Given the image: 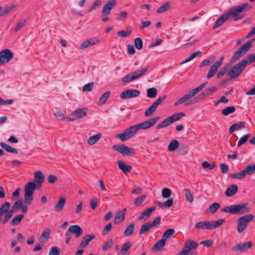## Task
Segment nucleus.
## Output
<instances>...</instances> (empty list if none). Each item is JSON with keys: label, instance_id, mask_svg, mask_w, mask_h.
<instances>
[{"label": "nucleus", "instance_id": "5", "mask_svg": "<svg viewBox=\"0 0 255 255\" xmlns=\"http://www.w3.org/2000/svg\"><path fill=\"white\" fill-rule=\"evenodd\" d=\"M225 222V219H220L216 221H201L195 224L197 229L211 230L219 227Z\"/></svg>", "mask_w": 255, "mask_h": 255}, {"label": "nucleus", "instance_id": "42", "mask_svg": "<svg viewBox=\"0 0 255 255\" xmlns=\"http://www.w3.org/2000/svg\"><path fill=\"white\" fill-rule=\"evenodd\" d=\"M24 218V215L19 214L15 216L11 221V224L13 226H16L20 224L22 219Z\"/></svg>", "mask_w": 255, "mask_h": 255}, {"label": "nucleus", "instance_id": "35", "mask_svg": "<svg viewBox=\"0 0 255 255\" xmlns=\"http://www.w3.org/2000/svg\"><path fill=\"white\" fill-rule=\"evenodd\" d=\"M0 146L8 152L13 154H17L18 153L17 150L16 148L11 147L4 142H1L0 143Z\"/></svg>", "mask_w": 255, "mask_h": 255}, {"label": "nucleus", "instance_id": "22", "mask_svg": "<svg viewBox=\"0 0 255 255\" xmlns=\"http://www.w3.org/2000/svg\"><path fill=\"white\" fill-rule=\"evenodd\" d=\"M96 238L95 234L87 235L84 236L79 245V248H85L87 247L90 242Z\"/></svg>", "mask_w": 255, "mask_h": 255}, {"label": "nucleus", "instance_id": "28", "mask_svg": "<svg viewBox=\"0 0 255 255\" xmlns=\"http://www.w3.org/2000/svg\"><path fill=\"white\" fill-rule=\"evenodd\" d=\"M154 207H150L144 211L138 217V220H146L151 215V213L154 211Z\"/></svg>", "mask_w": 255, "mask_h": 255}, {"label": "nucleus", "instance_id": "3", "mask_svg": "<svg viewBox=\"0 0 255 255\" xmlns=\"http://www.w3.org/2000/svg\"><path fill=\"white\" fill-rule=\"evenodd\" d=\"M247 66V61L242 60L235 64L230 70L227 72V76L230 79H233L238 78Z\"/></svg>", "mask_w": 255, "mask_h": 255}, {"label": "nucleus", "instance_id": "43", "mask_svg": "<svg viewBox=\"0 0 255 255\" xmlns=\"http://www.w3.org/2000/svg\"><path fill=\"white\" fill-rule=\"evenodd\" d=\"M183 192L186 200L190 203H192L194 200V198L189 189H185L183 190Z\"/></svg>", "mask_w": 255, "mask_h": 255}, {"label": "nucleus", "instance_id": "39", "mask_svg": "<svg viewBox=\"0 0 255 255\" xmlns=\"http://www.w3.org/2000/svg\"><path fill=\"white\" fill-rule=\"evenodd\" d=\"M245 125L244 122H240L239 124H233L229 128V132L233 133L235 130L245 128Z\"/></svg>", "mask_w": 255, "mask_h": 255}, {"label": "nucleus", "instance_id": "14", "mask_svg": "<svg viewBox=\"0 0 255 255\" xmlns=\"http://www.w3.org/2000/svg\"><path fill=\"white\" fill-rule=\"evenodd\" d=\"M13 53L8 49H5L0 52V65L7 63L13 57Z\"/></svg>", "mask_w": 255, "mask_h": 255}, {"label": "nucleus", "instance_id": "34", "mask_svg": "<svg viewBox=\"0 0 255 255\" xmlns=\"http://www.w3.org/2000/svg\"><path fill=\"white\" fill-rule=\"evenodd\" d=\"M99 42V40L87 39L84 41L80 46V49H84L90 46L94 45Z\"/></svg>", "mask_w": 255, "mask_h": 255}, {"label": "nucleus", "instance_id": "8", "mask_svg": "<svg viewBox=\"0 0 255 255\" xmlns=\"http://www.w3.org/2000/svg\"><path fill=\"white\" fill-rule=\"evenodd\" d=\"M147 71L148 70L146 68L138 69L124 77L122 79V81L124 83H129L143 76Z\"/></svg>", "mask_w": 255, "mask_h": 255}, {"label": "nucleus", "instance_id": "26", "mask_svg": "<svg viewBox=\"0 0 255 255\" xmlns=\"http://www.w3.org/2000/svg\"><path fill=\"white\" fill-rule=\"evenodd\" d=\"M118 164L119 166V168L125 173L127 174L129 173L132 168V167L130 165H128L126 164L125 162L123 160H118Z\"/></svg>", "mask_w": 255, "mask_h": 255}, {"label": "nucleus", "instance_id": "11", "mask_svg": "<svg viewBox=\"0 0 255 255\" xmlns=\"http://www.w3.org/2000/svg\"><path fill=\"white\" fill-rule=\"evenodd\" d=\"M161 218L160 216L156 217L152 222H148L143 224L139 230V235H142L148 233L150 229L156 227L160 224Z\"/></svg>", "mask_w": 255, "mask_h": 255}, {"label": "nucleus", "instance_id": "24", "mask_svg": "<svg viewBox=\"0 0 255 255\" xmlns=\"http://www.w3.org/2000/svg\"><path fill=\"white\" fill-rule=\"evenodd\" d=\"M217 90V88L215 87H211L207 88L202 94H200L199 96L200 100L204 99L208 97L210 95H212Z\"/></svg>", "mask_w": 255, "mask_h": 255}, {"label": "nucleus", "instance_id": "25", "mask_svg": "<svg viewBox=\"0 0 255 255\" xmlns=\"http://www.w3.org/2000/svg\"><path fill=\"white\" fill-rule=\"evenodd\" d=\"M88 109L87 108H83L82 109H78L73 112L71 116L74 117L76 119L82 118L87 114Z\"/></svg>", "mask_w": 255, "mask_h": 255}, {"label": "nucleus", "instance_id": "19", "mask_svg": "<svg viewBox=\"0 0 255 255\" xmlns=\"http://www.w3.org/2000/svg\"><path fill=\"white\" fill-rule=\"evenodd\" d=\"M83 234V230L79 225L71 226L66 233V236H69L71 234H74L76 238H78L81 236Z\"/></svg>", "mask_w": 255, "mask_h": 255}, {"label": "nucleus", "instance_id": "56", "mask_svg": "<svg viewBox=\"0 0 255 255\" xmlns=\"http://www.w3.org/2000/svg\"><path fill=\"white\" fill-rule=\"evenodd\" d=\"M250 136V134H247L244 135L243 137H242L240 139V140L238 141V146L240 147L243 144L245 143L246 142V141L248 140Z\"/></svg>", "mask_w": 255, "mask_h": 255}, {"label": "nucleus", "instance_id": "13", "mask_svg": "<svg viewBox=\"0 0 255 255\" xmlns=\"http://www.w3.org/2000/svg\"><path fill=\"white\" fill-rule=\"evenodd\" d=\"M166 95H163L159 97L155 100L152 104L147 109L144 113V115L146 117L150 116L157 109V107L162 103V102L166 98Z\"/></svg>", "mask_w": 255, "mask_h": 255}, {"label": "nucleus", "instance_id": "55", "mask_svg": "<svg viewBox=\"0 0 255 255\" xmlns=\"http://www.w3.org/2000/svg\"><path fill=\"white\" fill-rule=\"evenodd\" d=\"M60 254V249L57 246H53L50 248L48 255H59Z\"/></svg>", "mask_w": 255, "mask_h": 255}, {"label": "nucleus", "instance_id": "50", "mask_svg": "<svg viewBox=\"0 0 255 255\" xmlns=\"http://www.w3.org/2000/svg\"><path fill=\"white\" fill-rule=\"evenodd\" d=\"M51 233L50 229L49 228H47L44 230L43 233L40 236V240H46V241L48 240V238H49V236Z\"/></svg>", "mask_w": 255, "mask_h": 255}, {"label": "nucleus", "instance_id": "20", "mask_svg": "<svg viewBox=\"0 0 255 255\" xmlns=\"http://www.w3.org/2000/svg\"><path fill=\"white\" fill-rule=\"evenodd\" d=\"M175 122V114H173L171 116L168 117L167 118L164 120L162 122L158 124L156 128L159 129L161 128H165L172 123Z\"/></svg>", "mask_w": 255, "mask_h": 255}, {"label": "nucleus", "instance_id": "16", "mask_svg": "<svg viewBox=\"0 0 255 255\" xmlns=\"http://www.w3.org/2000/svg\"><path fill=\"white\" fill-rule=\"evenodd\" d=\"M140 94V92L139 90L128 89L121 93L120 98L123 100H127L137 97L139 96Z\"/></svg>", "mask_w": 255, "mask_h": 255}, {"label": "nucleus", "instance_id": "48", "mask_svg": "<svg viewBox=\"0 0 255 255\" xmlns=\"http://www.w3.org/2000/svg\"><path fill=\"white\" fill-rule=\"evenodd\" d=\"M236 110L235 107L230 106L225 108L222 112L224 116H227L230 114L233 113Z\"/></svg>", "mask_w": 255, "mask_h": 255}, {"label": "nucleus", "instance_id": "38", "mask_svg": "<svg viewBox=\"0 0 255 255\" xmlns=\"http://www.w3.org/2000/svg\"><path fill=\"white\" fill-rule=\"evenodd\" d=\"M65 204V199L64 197H61L55 206V210L56 212H60L63 210Z\"/></svg>", "mask_w": 255, "mask_h": 255}, {"label": "nucleus", "instance_id": "15", "mask_svg": "<svg viewBox=\"0 0 255 255\" xmlns=\"http://www.w3.org/2000/svg\"><path fill=\"white\" fill-rule=\"evenodd\" d=\"M224 57L221 56L218 60L214 62V63L210 67L208 73L207 75L208 79L213 77L217 73L218 69L222 65Z\"/></svg>", "mask_w": 255, "mask_h": 255}, {"label": "nucleus", "instance_id": "7", "mask_svg": "<svg viewBox=\"0 0 255 255\" xmlns=\"http://www.w3.org/2000/svg\"><path fill=\"white\" fill-rule=\"evenodd\" d=\"M36 189V184L34 182H29L25 186L24 201L26 203L30 204L33 200V194Z\"/></svg>", "mask_w": 255, "mask_h": 255}, {"label": "nucleus", "instance_id": "62", "mask_svg": "<svg viewBox=\"0 0 255 255\" xmlns=\"http://www.w3.org/2000/svg\"><path fill=\"white\" fill-rule=\"evenodd\" d=\"M145 198L146 195H142L140 197L137 198L134 201L135 205L136 207L139 206L142 204V203L145 200Z\"/></svg>", "mask_w": 255, "mask_h": 255}, {"label": "nucleus", "instance_id": "30", "mask_svg": "<svg viewBox=\"0 0 255 255\" xmlns=\"http://www.w3.org/2000/svg\"><path fill=\"white\" fill-rule=\"evenodd\" d=\"M131 246V243L130 242H126L122 245V248L120 251L119 254L120 255H126L128 252Z\"/></svg>", "mask_w": 255, "mask_h": 255}, {"label": "nucleus", "instance_id": "31", "mask_svg": "<svg viewBox=\"0 0 255 255\" xmlns=\"http://www.w3.org/2000/svg\"><path fill=\"white\" fill-rule=\"evenodd\" d=\"M228 19L227 15L226 13L223 14L220 17H219L216 20L213 29H215L217 27H219L222 24Z\"/></svg>", "mask_w": 255, "mask_h": 255}, {"label": "nucleus", "instance_id": "17", "mask_svg": "<svg viewBox=\"0 0 255 255\" xmlns=\"http://www.w3.org/2000/svg\"><path fill=\"white\" fill-rule=\"evenodd\" d=\"M253 244L251 241L240 243L232 247L231 250L233 252H243L253 247Z\"/></svg>", "mask_w": 255, "mask_h": 255}, {"label": "nucleus", "instance_id": "9", "mask_svg": "<svg viewBox=\"0 0 255 255\" xmlns=\"http://www.w3.org/2000/svg\"><path fill=\"white\" fill-rule=\"evenodd\" d=\"M254 218L252 214H247L240 217L237 221V231L239 233H242L247 228L249 223Z\"/></svg>", "mask_w": 255, "mask_h": 255}, {"label": "nucleus", "instance_id": "23", "mask_svg": "<svg viewBox=\"0 0 255 255\" xmlns=\"http://www.w3.org/2000/svg\"><path fill=\"white\" fill-rule=\"evenodd\" d=\"M188 152V145L185 143L180 144L176 140V153L178 155H183Z\"/></svg>", "mask_w": 255, "mask_h": 255}, {"label": "nucleus", "instance_id": "63", "mask_svg": "<svg viewBox=\"0 0 255 255\" xmlns=\"http://www.w3.org/2000/svg\"><path fill=\"white\" fill-rule=\"evenodd\" d=\"M102 2L101 0H96L93 4L90 6L89 8V11H92L93 9H95L96 7H99L102 5Z\"/></svg>", "mask_w": 255, "mask_h": 255}, {"label": "nucleus", "instance_id": "53", "mask_svg": "<svg viewBox=\"0 0 255 255\" xmlns=\"http://www.w3.org/2000/svg\"><path fill=\"white\" fill-rule=\"evenodd\" d=\"M114 244V241L113 239H109L108 241H107L103 245L102 247V250L105 251L108 249H109L110 248L112 247Z\"/></svg>", "mask_w": 255, "mask_h": 255}, {"label": "nucleus", "instance_id": "33", "mask_svg": "<svg viewBox=\"0 0 255 255\" xmlns=\"http://www.w3.org/2000/svg\"><path fill=\"white\" fill-rule=\"evenodd\" d=\"M102 134L100 133L91 136L88 138L87 143L90 145H93L100 140Z\"/></svg>", "mask_w": 255, "mask_h": 255}, {"label": "nucleus", "instance_id": "60", "mask_svg": "<svg viewBox=\"0 0 255 255\" xmlns=\"http://www.w3.org/2000/svg\"><path fill=\"white\" fill-rule=\"evenodd\" d=\"M208 84V82L207 81L204 82L202 84L199 85L198 87H197L196 88L193 89L192 90L196 95L197 93H198L202 89H203L206 86H207Z\"/></svg>", "mask_w": 255, "mask_h": 255}, {"label": "nucleus", "instance_id": "37", "mask_svg": "<svg viewBox=\"0 0 255 255\" xmlns=\"http://www.w3.org/2000/svg\"><path fill=\"white\" fill-rule=\"evenodd\" d=\"M34 182H43L45 179L44 174L41 171H37L34 173Z\"/></svg>", "mask_w": 255, "mask_h": 255}, {"label": "nucleus", "instance_id": "49", "mask_svg": "<svg viewBox=\"0 0 255 255\" xmlns=\"http://www.w3.org/2000/svg\"><path fill=\"white\" fill-rule=\"evenodd\" d=\"M170 6V2H166L160 6L157 10V12L158 13H161L163 12L167 11L169 8Z\"/></svg>", "mask_w": 255, "mask_h": 255}, {"label": "nucleus", "instance_id": "58", "mask_svg": "<svg viewBox=\"0 0 255 255\" xmlns=\"http://www.w3.org/2000/svg\"><path fill=\"white\" fill-rule=\"evenodd\" d=\"M215 60L214 57H211L209 59H204L199 65V67H202L209 65L211 62H213Z\"/></svg>", "mask_w": 255, "mask_h": 255}, {"label": "nucleus", "instance_id": "27", "mask_svg": "<svg viewBox=\"0 0 255 255\" xmlns=\"http://www.w3.org/2000/svg\"><path fill=\"white\" fill-rule=\"evenodd\" d=\"M195 95L193 91L192 90L188 92L185 95L180 98L177 101H176V105L181 104L183 103L186 101L187 100L191 99L194 97Z\"/></svg>", "mask_w": 255, "mask_h": 255}, {"label": "nucleus", "instance_id": "4", "mask_svg": "<svg viewBox=\"0 0 255 255\" xmlns=\"http://www.w3.org/2000/svg\"><path fill=\"white\" fill-rule=\"evenodd\" d=\"M248 205V204H240L236 205L228 206L222 209V212L232 214H244L249 212L250 210Z\"/></svg>", "mask_w": 255, "mask_h": 255}, {"label": "nucleus", "instance_id": "44", "mask_svg": "<svg viewBox=\"0 0 255 255\" xmlns=\"http://www.w3.org/2000/svg\"><path fill=\"white\" fill-rule=\"evenodd\" d=\"M147 96L148 98H154L156 96L157 91L155 88H150L147 90Z\"/></svg>", "mask_w": 255, "mask_h": 255}, {"label": "nucleus", "instance_id": "10", "mask_svg": "<svg viewBox=\"0 0 255 255\" xmlns=\"http://www.w3.org/2000/svg\"><path fill=\"white\" fill-rule=\"evenodd\" d=\"M255 173V164L248 165L243 170L236 173L230 174V177L233 179L243 178L247 174L251 175Z\"/></svg>", "mask_w": 255, "mask_h": 255}, {"label": "nucleus", "instance_id": "32", "mask_svg": "<svg viewBox=\"0 0 255 255\" xmlns=\"http://www.w3.org/2000/svg\"><path fill=\"white\" fill-rule=\"evenodd\" d=\"M238 189V186L236 184H233L227 188L225 195L228 197L232 196L237 193Z\"/></svg>", "mask_w": 255, "mask_h": 255}, {"label": "nucleus", "instance_id": "46", "mask_svg": "<svg viewBox=\"0 0 255 255\" xmlns=\"http://www.w3.org/2000/svg\"><path fill=\"white\" fill-rule=\"evenodd\" d=\"M220 207V204L219 203H214L210 206L209 211L207 210V212H210L212 214L215 213Z\"/></svg>", "mask_w": 255, "mask_h": 255}, {"label": "nucleus", "instance_id": "61", "mask_svg": "<svg viewBox=\"0 0 255 255\" xmlns=\"http://www.w3.org/2000/svg\"><path fill=\"white\" fill-rule=\"evenodd\" d=\"M228 67L227 66H225L224 67L222 68L221 69H220L217 75V77L218 79H221L226 73H227L228 72Z\"/></svg>", "mask_w": 255, "mask_h": 255}, {"label": "nucleus", "instance_id": "1", "mask_svg": "<svg viewBox=\"0 0 255 255\" xmlns=\"http://www.w3.org/2000/svg\"><path fill=\"white\" fill-rule=\"evenodd\" d=\"M159 119V117H156L131 126L126 129L123 133L117 134L116 138L120 139L122 141H125L131 138L138 130L146 129L152 127Z\"/></svg>", "mask_w": 255, "mask_h": 255}, {"label": "nucleus", "instance_id": "47", "mask_svg": "<svg viewBox=\"0 0 255 255\" xmlns=\"http://www.w3.org/2000/svg\"><path fill=\"white\" fill-rule=\"evenodd\" d=\"M111 95V92L110 91H108L105 92L100 97L99 100V103L101 104H104L106 102L107 100L108 99L109 96Z\"/></svg>", "mask_w": 255, "mask_h": 255}, {"label": "nucleus", "instance_id": "12", "mask_svg": "<svg viewBox=\"0 0 255 255\" xmlns=\"http://www.w3.org/2000/svg\"><path fill=\"white\" fill-rule=\"evenodd\" d=\"M113 149L121 153L124 156H133L135 154V150L133 148L129 147L124 144L120 145H115L113 146Z\"/></svg>", "mask_w": 255, "mask_h": 255}, {"label": "nucleus", "instance_id": "21", "mask_svg": "<svg viewBox=\"0 0 255 255\" xmlns=\"http://www.w3.org/2000/svg\"><path fill=\"white\" fill-rule=\"evenodd\" d=\"M116 2L115 0H110L103 6L102 14L109 15L111 10L116 6Z\"/></svg>", "mask_w": 255, "mask_h": 255}, {"label": "nucleus", "instance_id": "36", "mask_svg": "<svg viewBox=\"0 0 255 255\" xmlns=\"http://www.w3.org/2000/svg\"><path fill=\"white\" fill-rule=\"evenodd\" d=\"M166 241L163 238L157 241L153 246L152 250L156 251H159L165 245Z\"/></svg>", "mask_w": 255, "mask_h": 255}, {"label": "nucleus", "instance_id": "54", "mask_svg": "<svg viewBox=\"0 0 255 255\" xmlns=\"http://www.w3.org/2000/svg\"><path fill=\"white\" fill-rule=\"evenodd\" d=\"M202 166L204 169L207 168L210 170H212L215 168L216 164L215 162L210 163L209 162L205 161L202 163Z\"/></svg>", "mask_w": 255, "mask_h": 255}, {"label": "nucleus", "instance_id": "64", "mask_svg": "<svg viewBox=\"0 0 255 255\" xmlns=\"http://www.w3.org/2000/svg\"><path fill=\"white\" fill-rule=\"evenodd\" d=\"M243 60H245L247 61V65L249 64H251L255 61V54H252L248 55L246 59H243Z\"/></svg>", "mask_w": 255, "mask_h": 255}, {"label": "nucleus", "instance_id": "29", "mask_svg": "<svg viewBox=\"0 0 255 255\" xmlns=\"http://www.w3.org/2000/svg\"><path fill=\"white\" fill-rule=\"evenodd\" d=\"M126 209L119 211L115 216L114 222L116 224H118L123 222L125 219V211Z\"/></svg>", "mask_w": 255, "mask_h": 255}, {"label": "nucleus", "instance_id": "6", "mask_svg": "<svg viewBox=\"0 0 255 255\" xmlns=\"http://www.w3.org/2000/svg\"><path fill=\"white\" fill-rule=\"evenodd\" d=\"M198 244L192 240H188L184 243V248L182 251L176 255H195L194 251L197 248Z\"/></svg>", "mask_w": 255, "mask_h": 255}, {"label": "nucleus", "instance_id": "59", "mask_svg": "<svg viewBox=\"0 0 255 255\" xmlns=\"http://www.w3.org/2000/svg\"><path fill=\"white\" fill-rule=\"evenodd\" d=\"M94 85V82L88 83L83 87V91L84 92H90L92 90Z\"/></svg>", "mask_w": 255, "mask_h": 255}, {"label": "nucleus", "instance_id": "41", "mask_svg": "<svg viewBox=\"0 0 255 255\" xmlns=\"http://www.w3.org/2000/svg\"><path fill=\"white\" fill-rule=\"evenodd\" d=\"M134 223H132L130 224L126 229L124 232V235L125 236H129L131 235L133 232L134 229Z\"/></svg>", "mask_w": 255, "mask_h": 255}, {"label": "nucleus", "instance_id": "52", "mask_svg": "<svg viewBox=\"0 0 255 255\" xmlns=\"http://www.w3.org/2000/svg\"><path fill=\"white\" fill-rule=\"evenodd\" d=\"M14 211L12 209H10L9 211L8 210L7 212H6V214L4 217V219L2 221V223L3 224L6 223L10 219V218L12 217L14 213Z\"/></svg>", "mask_w": 255, "mask_h": 255}, {"label": "nucleus", "instance_id": "2", "mask_svg": "<svg viewBox=\"0 0 255 255\" xmlns=\"http://www.w3.org/2000/svg\"><path fill=\"white\" fill-rule=\"evenodd\" d=\"M252 7L248 2L243 3L237 6H234L225 12L227 15L228 18H233L235 21H237L245 17V14L243 12H246Z\"/></svg>", "mask_w": 255, "mask_h": 255}, {"label": "nucleus", "instance_id": "57", "mask_svg": "<svg viewBox=\"0 0 255 255\" xmlns=\"http://www.w3.org/2000/svg\"><path fill=\"white\" fill-rule=\"evenodd\" d=\"M23 200L22 198L16 201L12 206L11 209L14 211L15 210L20 209L22 204H23Z\"/></svg>", "mask_w": 255, "mask_h": 255}, {"label": "nucleus", "instance_id": "18", "mask_svg": "<svg viewBox=\"0 0 255 255\" xmlns=\"http://www.w3.org/2000/svg\"><path fill=\"white\" fill-rule=\"evenodd\" d=\"M248 51L249 50L244 45H243L237 51H236L232 57L231 58L230 60V63H233L236 62L242 56L245 55Z\"/></svg>", "mask_w": 255, "mask_h": 255}, {"label": "nucleus", "instance_id": "51", "mask_svg": "<svg viewBox=\"0 0 255 255\" xmlns=\"http://www.w3.org/2000/svg\"><path fill=\"white\" fill-rule=\"evenodd\" d=\"M134 45L137 50H141L143 46V41L141 38L137 37L134 40Z\"/></svg>", "mask_w": 255, "mask_h": 255}, {"label": "nucleus", "instance_id": "40", "mask_svg": "<svg viewBox=\"0 0 255 255\" xmlns=\"http://www.w3.org/2000/svg\"><path fill=\"white\" fill-rule=\"evenodd\" d=\"M201 54V52L200 51H196V52L193 53L192 54H191L188 57L186 58L185 59V60L181 62L180 63V64L181 65L184 63L189 62V61H191L192 60H193L194 58H196V57L200 56V55Z\"/></svg>", "mask_w": 255, "mask_h": 255}, {"label": "nucleus", "instance_id": "45", "mask_svg": "<svg viewBox=\"0 0 255 255\" xmlns=\"http://www.w3.org/2000/svg\"><path fill=\"white\" fill-rule=\"evenodd\" d=\"M175 233V230L173 229H168L163 233L162 238L165 241L170 238Z\"/></svg>", "mask_w": 255, "mask_h": 255}]
</instances>
